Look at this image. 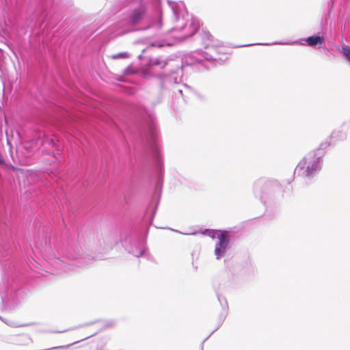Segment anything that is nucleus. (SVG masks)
<instances>
[{"mask_svg":"<svg viewBox=\"0 0 350 350\" xmlns=\"http://www.w3.org/2000/svg\"><path fill=\"white\" fill-rule=\"evenodd\" d=\"M318 163L319 161H317L314 157L308 156L304 158V159L299 162V167L304 170L306 176H309L316 171Z\"/></svg>","mask_w":350,"mask_h":350,"instance_id":"nucleus-1","label":"nucleus"},{"mask_svg":"<svg viewBox=\"0 0 350 350\" xmlns=\"http://www.w3.org/2000/svg\"><path fill=\"white\" fill-rule=\"evenodd\" d=\"M228 241L224 234H221L219 236V243L215 249V254L217 259H219L221 255L226 250L228 245Z\"/></svg>","mask_w":350,"mask_h":350,"instance_id":"nucleus-2","label":"nucleus"},{"mask_svg":"<svg viewBox=\"0 0 350 350\" xmlns=\"http://www.w3.org/2000/svg\"><path fill=\"white\" fill-rule=\"evenodd\" d=\"M86 327H80L77 329L75 334L77 335V340L74 341L72 344H75L79 342V341L84 340L94 334V332H85Z\"/></svg>","mask_w":350,"mask_h":350,"instance_id":"nucleus-3","label":"nucleus"},{"mask_svg":"<svg viewBox=\"0 0 350 350\" xmlns=\"http://www.w3.org/2000/svg\"><path fill=\"white\" fill-rule=\"evenodd\" d=\"M324 38L320 36H310L306 39L307 44L311 46H315L318 44H322Z\"/></svg>","mask_w":350,"mask_h":350,"instance_id":"nucleus-4","label":"nucleus"},{"mask_svg":"<svg viewBox=\"0 0 350 350\" xmlns=\"http://www.w3.org/2000/svg\"><path fill=\"white\" fill-rule=\"evenodd\" d=\"M190 26L191 27V30L189 32V35H193L199 29L200 27V22L196 18H191Z\"/></svg>","mask_w":350,"mask_h":350,"instance_id":"nucleus-5","label":"nucleus"},{"mask_svg":"<svg viewBox=\"0 0 350 350\" xmlns=\"http://www.w3.org/2000/svg\"><path fill=\"white\" fill-rule=\"evenodd\" d=\"M202 39L204 40V46L205 47H208L210 45V42L213 40V36L208 31H203L202 33Z\"/></svg>","mask_w":350,"mask_h":350,"instance_id":"nucleus-6","label":"nucleus"},{"mask_svg":"<svg viewBox=\"0 0 350 350\" xmlns=\"http://www.w3.org/2000/svg\"><path fill=\"white\" fill-rule=\"evenodd\" d=\"M129 57V54L128 53L121 52V53H117L115 55H112L111 56V58L113 59H118V58L126 59V58H128Z\"/></svg>","mask_w":350,"mask_h":350,"instance_id":"nucleus-7","label":"nucleus"},{"mask_svg":"<svg viewBox=\"0 0 350 350\" xmlns=\"http://www.w3.org/2000/svg\"><path fill=\"white\" fill-rule=\"evenodd\" d=\"M142 16V12H135L132 16L131 21L133 24L137 23Z\"/></svg>","mask_w":350,"mask_h":350,"instance_id":"nucleus-8","label":"nucleus"},{"mask_svg":"<svg viewBox=\"0 0 350 350\" xmlns=\"http://www.w3.org/2000/svg\"><path fill=\"white\" fill-rule=\"evenodd\" d=\"M342 52L343 55L350 62V46L342 47Z\"/></svg>","mask_w":350,"mask_h":350,"instance_id":"nucleus-9","label":"nucleus"},{"mask_svg":"<svg viewBox=\"0 0 350 350\" xmlns=\"http://www.w3.org/2000/svg\"><path fill=\"white\" fill-rule=\"evenodd\" d=\"M167 63L165 62H161V61H159V60H155V61H153L151 64H150V66H154V65H157V66H161V68H164L165 66H166Z\"/></svg>","mask_w":350,"mask_h":350,"instance_id":"nucleus-10","label":"nucleus"},{"mask_svg":"<svg viewBox=\"0 0 350 350\" xmlns=\"http://www.w3.org/2000/svg\"><path fill=\"white\" fill-rule=\"evenodd\" d=\"M68 347H69V345H68V346H60V347H53V348L49 349L48 350H64L66 348H68Z\"/></svg>","mask_w":350,"mask_h":350,"instance_id":"nucleus-11","label":"nucleus"},{"mask_svg":"<svg viewBox=\"0 0 350 350\" xmlns=\"http://www.w3.org/2000/svg\"><path fill=\"white\" fill-rule=\"evenodd\" d=\"M3 161H3V157H1V155L0 154V164L3 163Z\"/></svg>","mask_w":350,"mask_h":350,"instance_id":"nucleus-12","label":"nucleus"}]
</instances>
